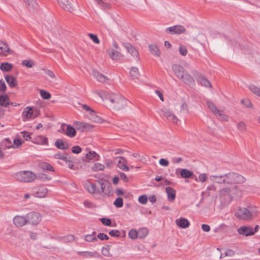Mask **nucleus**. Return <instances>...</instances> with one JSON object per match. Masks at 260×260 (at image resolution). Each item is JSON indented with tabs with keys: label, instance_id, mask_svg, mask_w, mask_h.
I'll list each match as a JSON object with an SVG mask.
<instances>
[{
	"label": "nucleus",
	"instance_id": "obj_1",
	"mask_svg": "<svg viewBox=\"0 0 260 260\" xmlns=\"http://www.w3.org/2000/svg\"><path fill=\"white\" fill-rule=\"evenodd\" d=\"M172 69L175 75L184 83L190 85L194 84L193 78L182 66L174 64L172 66Z\"/></svg>",
	"mask_w": 260,
	"mask_h": 260
},
{
	"label": "nucleus",
	"instance_id": "obj_2",
	"mask_svg": "<svg viewBox=\"0 0 260 260\" xmlns=\"http://www.w3.org/2000/svg\"><path fill=\"white\" fill-rule=\"evenodd\" d=\"M107 99L113 104V108L116 110L123 109L127 105V100L120 94L111 93L108 95Z\"/></svg>",
	"mask_w": 260,
	"mask_h": 260
},
{
	"label": "nucleus",
	"instance_id": "obj_3",
	"mask_svg": "<svg viewBox=\"0 0 260 260\" xmlns=\"http://www.w3.org/2000/svg\"><path fill=\"white\" fill-rule=\"evenodd\" d=\"M224 184H234L244 183L246 179L241 175L235 172H229L224 174Z\"/></svg>",
	"mask_w": 260,
	"mask_h": 260
},
{
	"label": "nucleus",
	"instance_id": "obj_4",
	"mask_svg": "<svg viewBox=\"0 0 260 260\" xmlns=\"http://www.w3.org/2000/svg\"><path fill=\"white\" fill-rule=\"evenodd\" d=\"M13 176L18 181L23 182L33 181L36 178V175L31 171H22L16 172Z\"/></svg>",
	"mask_w": 260,
	"mask_h": 260
},
{
	"label": "nucleus",
	"instance_id": "obj_5",
	"mask_svg": "<svg viewBox=\"0 0 260 260\" xmlns=\"http://www.w3.org/2000/svg\"><path fill=\"white\" fill-rule=\"evenodd\" d=\"M238 188V186L235 185L232 188L224 187L221 189L219 191V198H220L221 202L226 203L231 202L233 199V197L231 194V190L232 189L236 190Z\"/></svg>",
	"mask_w": 260,
	"mask_h": 260
},
{
	"label": "nucleus",
	"instance_id": "obj_6",
	"mask_svg": "<svg viewBox=\"0 0 260 260\" xmlns=\"http://www.w3.org/2000/svg\"><path fill=\"white\" fill-rule=\"evenodd\" d=\"M100 188V193H104L105 194L110 196L112 191V187L109 182L104 180H96Z\"/></svg>",
	"mask_w": 260,
	"mask_h": 260
},
{
	"label": "nucleus",
	"instance_id": "obj_7",
	"mask_svg": "<svg viewBox=\"0 0 260 260\" xmlns=\"http://www.w3.org/2000/svg\"><path fill=\"white\" fill-rule=\"evenodd\" d=\"M235 216L243 220H250L252 218L251 212L247 208H240L235 213Z\"/></svg>",
	"mask_w": 260,
	"mask_h": 260
},
{
	"label": "nucleus",
	"instance_id": "obj_8",
	"mask_svg": "<svg viewBox=\"0 0 260 260\" xmlns=\"http://www.w3.org/2000/svg\"><path fill=\"white\" fill-rule=\"evenodd\" d=\"M27 223L37 225L41 220V215L36 212H31L26 215Z\"/></svg>",
	"mask_w": 260,
	"mask_h": 260
},
{
	"label": "nucleus",
	"instance_id": "obj_9",
	"mask_svg": "<svg viewBox=\"0 0 260 260\" xmlns=\"http://www.w3.org/2000/svg\"><path fill=\"white\" fill-rule=\"evenodd\" d=\"M31 192L36 197L44 198L48 192V189L44 186H40L32 188Z\"/></svg>",
	"mask_w": 260,
	"mask_h": 260
},
{
	"label": "nucleus",
	"instance_id": "obj_10",
	"mask_svg": "<svg viewBox=\"0 0 260 260\" xmlns=\"http://www.w3.org/2000/svg\"><path fill=\"white\" fill-rule=\"evenodd\" d=\"M178 172H179L180 176L182 178H191L198 181L197 176L192 171H190L186 169H178L176 171V174H177Z\"/></svg>",
	"mask_w": 260,
	"mask_h": 260
},
{
	"label": "nucleus",
	"instance_id": "obj_11",
	"mask_svg": "<svg viewBox=\"0 0 260 260\" xmlns=\"http://www.w3.org/2000/svg\"><path fill=\"white\" fill-rule=\"evenodd\" d=\"M160 111L168 121L173 123L177 124L179 119L170 110L164 107Z\"/></svg>",
	"mask_w": 260,
	"mask_h": 260
},
{
	"label": "nucleus",
	"instance_id": "obj_12",
	"mask_svg": "<svg viewBox=\"0 0 260 260\" xmlns=\"http://www.w3.org/2000/svg\"><path fill=\"white\" fill-rule=\"evenodd\" d=\"M114 162L116 164L117 167L123 170L124 171H128L129 167L126 165L127 160L123 157H116L114 160Z\"/></svg>",
	"mask_w": 260,
	"mask_h": 260
},
{
	"label": "nucleus",
	"instance_id": "obj_13",
	"mask_svg": "<svg viewBox=\"0 0 260 260\" xmlns=\"http://www.w3.org/2000/svg\"><path fill=\"white\" fill-rule=\"evenodd\" d=\"M57 2L64 11L72 13L74 10L73 5L68 0H57Z\"/></svg>",
	"mask_w": 260,
	"mask_h": 260
},
{
	"label": "nucleus",
	"instance_id": "obj_14",
	"mask_svg": "<svg viewBox=\"0 0 260 260\" xmlns=\"http://www.w3.org/2000/svg\"><path fill=\"white\" fill-rule=\"evenodd\" d=\"M26 5L27 9L31 12H35L39 10V6L36 0H23Z\"/></svg>",
	"mask_w": 260,
	"mask_h": 260
},
{
	"label": "nucleus",
	"instance_id": "obj_15",
	"mask_svg": "<svg viewBox=\"0 0 260 260\" xmlns=\"http://www.w3.org/2000/svg\"><path fill=\"white\" fill-rule=\"evenodd\" d=\"M185 31V28L182 25H175L168 27L166 29V31L171 34H180Z\"/></svg>",
	"mask_w": 260,
	"mask_h": 260
},
{
	"label": "nucleus",
	"instance_id": "obj_16",
	"mask_svg": "<svg viewBox=\"0 0 260 260\" xmlns=\"http://www.w3.org/2000/svg\"><path fill=\"white\" fill-rule=\"evenodd\" d=\"M238 232L240 235L245 236H252L254 234V232H253L252 228L249 226H241L238 229Z\"/></svg>",
	"mask_w": 260,
	"mask_h": 260
},
{
	"label": "nucleus",
	"instance_id": "obj_17",
	"mask_svg": "<svg viewBox=\"0 0 260 260\" xmlns=\"http://www.w3.org/2000/svg\"><path fill=\"white\" fill-rule=\"evenodd\" d=\"M14 224L18 226L21 227L24 225L27 224L26 215L24 216L17 215L13 219Z\"/></svg>",
	"mask_w": 260,
	"mask_h": 260
},
{
	"label": "nucleus",
	"instance_id": "obj_18",
	"mask_svg": "<svg viewBox=\"0 0 260 260\" xmlns=\"http://www.w3.org/2000/svg\"><path fill=\"white\" fill-rule=\"evenodd\" d=\"M124 46L127 49V51L134 57L138 60L140 59L139 53L136 49L131 43H124Z\"/></svg>",
	"mask_w": 260,
	"mask_h": 260
},
{
	"label": "nucleus",
	"instance_id": "obj_19",
	"mask_svg": "<svg viewBox=\"0 0 260 260\" xmlns=\"http://www.w3.org/2000/svg\"><path fill=\"white\" fill-rule=\"evenodd\" d=\"M22 118L23 121L33 118L34 111L31 107H26L22 113Z\"/></svg>",
	"mask_w": 260,
	"mask_h": 260
},
{
	"label": "nucleus",
	"instance_id": "obj_20",
	"mask_svg": "<svg viewBox=\"0 0 260 260\" xmlns=\"http://www.w3.org/2000/svg\"><path fill=\"white\" fill-rule=\"evenodd\" d=\"M86 188L88 192L91 194L100 193V187L96 181L95 183H90L87 185Z\"/></svg>",
	"mask_w": 260,
	"mask_h": 260
},
{
	"label": "nucleus",
	"instance_id": "obj_21",
	"mask_svg": "<svg viewBox=\"0 0 260 260\" xmlns=\"http://www.w3.org/2000/svg\"><path fill=\"white\" fill-rule=\"evenodd\" d=\"M92 75L98 81L102 83H105L109 80L106 76L95 70H92Z\"/></svg>",
	"mask_w": 260,
	"mask_h": 260
},
{
	"label": "nucleus",
	"instance_id": "obj_22",
	"mask_svg": "<svg viewBox=\"0 0 260 260\" xmlns=\"http://www.w3.org/2000/svg\"><path fill=\"white\" fill-rule=\"evenodd\" d=\"M196 78L197 81L200 82L202 85L205 87H212L210 81L202 74L197 75Z\"/></svg>",
	"mask_w": 260,
	"mask_h": 260
},
{
	"label": "nucleus",
	"instance_id": "obj_23",
	"mask_svg": "<svg viewBox=\"0 0 260 260\" xmlns=\"http://www.w3.org/2000/svg\"><path fill=\"white\" fill-rule=\"evenodd\" d=\"M176 223L178 226L182 229H186L189 226V221L184 218L180 217L176 220Z\"/></svg>",
	"mask_w": 260,
	"mask_h": 260
},
{
	"label": "nucleus",
	"instance_id": "obj_24",
	"mask_svg": "<svg viewBox=\"0 0 260 260\" xmlns=\"http://www.w3.org/2000/svg\"><path fill=\"white\" fill-rule=\"evenodd\" d=\"M55 146L61 150H67L69 148V145L67 142H64L62 139H58L55 142Z\"/></svg>",
	"mask_w": 260,
	"mask_h": 260
},
{
	"label": "nucleus",
	"instance_id": "obj_25",
	"mask_svg": "<svg viewBox=\"0 0 260 260\" xmlns=\"http://www.w3.org/2000/svg\"><path fill=\"white\" fill-rule=\"evenodd\" d=\"M166 191L169 201H173L176 198V190L171 187H167Z\"/></svg>",
	"mask_w": 260,
	"mask_h": 260
},
{
	"label": "nucleus",
	"instance_id": "obj_26",
	"mask_svg": "<svg viewBox=\"0 0 260 260\" xmlns=\"http://www.w3.org/2000/svg\"><path fill=\"white\" fill-rule=\"evenodd\" d=\"M32 142L34 143L40 145H48V139L46 137H43L42 136H37L36 138H34Z\"/></svg>",
	"mask_w": 260,
	"mask_h": 260
},
{
	"label": "nucleus",
	"instance_id": "obj_27",
	"mask_svg": "<svg viewBox=\"0 0 260 260\" xmlns=\"http://www.w3.org/2000/svg\"><path fill=\"white\" fill-rule=\"evenodd\" d=\"M5 80L11 88H14L17 85V81L13 76L7 75L5 76Z\"/></svg>",
	"mask_w": 260,
	"mask_h": 260
},
{
	"label": "nucleus",
	"instance_id": "obj_28",
	"mask_svg": "<svg viewBox=\"0 0 260 260\" xmlns=\"http://www.w3.org/2000/svg\"><path fill=\"white\" fill-rule=\"evenodd\" d=\"M210 179L211 181L218 184H224V177L222 175H211Z\"/></svg>",
	"mask_w": 260,
	"mask_h": 260
},
{
	"label": "nucleus",
	"instance_id": "obj_29",
	"mask_svg": "<svg viewBox=\"0 0 260 260\" xmlns=\"http://www.w3.org/2000/svg\"><path fill=\"white\" fill-rule=\"evenodd\" d=\"M9 97L7 95H0V105L4 107H7L9 105H12V102H9Z\"/></svg>",
	"mask_w": 260,
	"mask_h": 260
},
{
	"label": "nucleus",
	"instance_id": "obj_30",
	"mask_svg": "<svg viewBox=\"0 0 260 260\" xmlns=\"http://www.w3.org/2000/svg\"><path fill=\"white\" fill-rule=\"evenodd\" d=\"M109 55L113 60H118L123 56L119 51L115 50H109Z\"/></svg>",
	"mask_w": 260,
	"mask_h": 260
},
{
	"label": "nucleus",
	"instance_id": "obj_31",
	"mask_svg": "<svg viewBox=\"0 0 260 260\" xmlns=\"http://www.w3.org/2000/svg\"><path fill=\"white\" fill-rule=\"evenodd\" d=\"M149 50L152 54L156 56H159L160 55V52L158 49V47L155 45H149Z\"/></svg>",
	"mask_w": 260,
	"mask_h": 260
},
{
	"label": "nucleus",
	"instance_id": "obj_32",
	"mask_svg": "<svg viewBox=\"0 0 260 260\" xmlns=\"http://www.w3.org/2000/svg\"><path fill=\"white\" fill-rule=\"evenodd\" d=\"M206 104L208 108L213 113V114L217 116V113L219 112V110L215 104L209 101H207Z\"/></svg>",
	"mask_w": 260,
	"mask_h": 260
},
{
	"label": "nucleus",
	"instance_id": "obj_33",
	"mask_svg": "<svg viewBox=\"0 0 260 260\" xmlns=\"http://www.w3.org/2000/svg\"><path fill=\"white\" fill-rule=\"evenodd\" d=\"M66 134L70 138H73L76 134V131L73 126L68 125L67 126Z\"/></svg>",
	"mask_w": 260,
	"mask_h": 260
},
{
	"label": "nucleus",
	"instance_id": "obj_34",
	"mask_svg": "<svg viewBox=\"0 0 260 260\" xmlns=\"http://www.w3.org/2000/svg\"><path fill=\"white\" fill-rule=\"evenodd\" d=\"M39 167L43 170L50 171L51 172L54 171L53 167L50 164L46 162H41L39 165Z\"/></svg>",
	"mask_w": 260,
	"mask_h": 260
},
{
	"label": "nucleus",
	"instance_id": "obj_35",
	"mask_svg": "<svg viewBox=\"0 0 260 260\" xmlns=\"http://www.w3.org/2000/svg\"><path fill=\"white\" fill-rule=\"evenodd\" d=\"M0 50L4 53H11V50L8 44L0 40Z\"/></svg>",
	"mask_w": 260,
	"mask_h": 260
},
{
	"label": "nucleus",
	"instance_id": "obj_36",
	"mask_svg": "<svg viewBox=\"0 0 260 260\" xmlns=\"http://www.w3.org/2000/svg\"><path fill=\"white\" fill-rule=\"evenodd\" d=\"M130 75L133 79H138L140 76L138 69L136 67L132 68L130 71Z\"/></svg>",
	"mask_w": 260,
	"mask_h": 260
},
{
	"label": "nucleus",
	"instance_id": "obj_37",
	"mask_svg": "<svg viewBox=\"0 0 260 260\" xmlns=\"http://www.w3.org/2000/svg\"><path fill=\"white\" fill-rule=\"evenodd\" d=\"M3 146L5 147V149H9L10 148H15V146L12 144V143L10 139L9 138L5 139L2 142Z\"/></svg>",
	"mask_w": 260,
	"mask_h": 260
},
{
	"label": "nucleus",
	"instance_id": "obj_38",
	"mask_svg": "<svg viewBox=\"0 0 260 260\" xmlns=\"http://www.w3.org/2000/svg\"><path fill=\"white\" fill-rule=\"evenodd\" d=\"M86 157L88 159L95 158L96 160H99L100 156L95 151H90L88 153H86Z\"/></svg>",
	"mask_w": 260,
	"mask_h": 260
},
{
	"label": "nucleus",
	"instance_id": "obj_39",
	"mask_svg": "<svg viewBox=\"0 0 260 260\" xmlns=\"http://www.w3.org/2000/svg\"><path fill=\"white\" fill-rule=\"evenodd\" d=\"M13 66L12 64L8 62H3L1 64V69L4 72H9L10 71Z\"/></svg>",
	"mask_w": 260,
	"mask_h": 260
},
{
	"label": "nucleus",
	"instance_id": "obj_40",
	"mask_svg": "<svg viewBox=\"0 0 260 260\" xmlns=\"http://www.w3.org/2000/svg\"><path fill=\"white\" fill-rule=\"evenodd\" d=\"M137 232L138 233V237L140 239L144 238L148 233V231L146 228H141Z\"/></svg>",
	"mask_w": 260,
	"mask_h": 260
},
{
	"label": "nucleus",
	"instance_id": "obj_41",
	"mask_svg": "<svg viewBox=\"0 0 260 260\" xmlns=\"http://www.w3.org/2000/svg\"><path fill=\"white\" fill-rule=\"evenodd\" d=\"M217 189L216 185L212 183L209 185L207 188L206 193L208 196H210L213 192H215Z\"/></svg>",
	"mask_w": 260,
	"mask_h": 260
},
{
	"label": "nucleus",
	"instance_id": "obj_42",
	"mask_svg": "<svg viewBox=\"0 0 260 260\" xmlns=\"http://www.w3.org/2000/svg\"><path fill=\"white\" fill-rule=\"evenodd\" d=\"M110 245H106L105 246L103 247L102 249V254L106 256H111V254L110 252Z\"/></svg>",
	"mask_w": 260,
	"mask_h": 260
},
{
	"label": "nucleus",
	"instance_id": "obj_43",
	"mask_svg": "<svg viewBox=\"0 0 260 260\" xmlns=\"http://www.w3.org/2000/svg\"><path fill=\"white\" fill-rule=\"evenodd\" d=\"M40 93L41 97L45 100H49L51 98V94L44 89L40 90Z\"/></svg>",
	"mask_w": 260,
	"mask_h": 260
},
{
	"label": "nucleus",
	"instance_id": "obj_44",
	"mask_svg": "<svg viewBox=\"0 0 260 260\" xmlns=\"http://www.w3.org/2000/svg\"><path fill=\"white\" fill-rule=\"evenodd\" d=\"M128 236L132 239H136L138 238V233L136 230L132 229L128 232Z\"/></svg>",
	"mask_w": 260,
	"mask_h": 260
},
{
	"label": "nucleus",
	"instance_id": "obj_45",
	"mask_svg": "<svg viewBox=\"0 0 260 260\" xmlns=\"http://www.w3.org/2000/svg\"><path fill=\"white\" fill-rule=\"evenodd\" d=\"M113 204L117 208H121L123 205V202L122 198L118 197L116 199L114 202Z\"/></svg>",
	"mask_w": 260,
	"mask_h": 260
},
{
	"label": "nucleus",
	"instance_id": "obj_46",
	"mask_svg": "<svg viewBox=\"0 0 260 260\" xmlns=\"http://www.w3.org/2000/svg\"><path fill=\"white\" fill-rule=\"evenodd\" d=\"M91 118L90 119L94 122H97V123H102L103 119L100 117L99 116H97L95 114V112L94 113H91Z\"/></svg>",
	"mask_w": 260,
	"mask_h": 260
},
{
	"label": "nucleus",
	"instance_id": "obj_47",
	"mask_svg": "<svg viewBox=\"0 0 260 260\" xmlns=\"http://www.w3.org/2000/svg\"><path fill=\"white\" fill-rule=\"evenodd\" d=\"M22 65L27 68H30L33 67V66L34 65V63L33 61L31 59L23 60L22 61Z\"/></svg>",
	"mask_w": 260,
	"mask_h": 260
},
{
	"label": "nucleus",
	"instance_id": "obj_48",
	"mask_svg": "<svg viewBox=\"0 0 260 260\" xmlns=\"http://www.w3.org/2000/svg\"><path fill=\"white\" fill-rule=\"evenodd\" d=\"M105 169V166L102 164L96 163L92 167V170L93 171H102Z\"/></svg>",
	"mask_w": 260,
	"mask_h": 260
},
{
	"label": "nucleus",
	"instance_id": "obj_49",
	"mask_svg": "<svg viewBox=\"0 0 260 260\" xmlns=\"http://www.w3.org/2000/svg\"><path fill=\"white\" fill-rule=\"evenodd\" d=\"M249 89L252 91L253 93L255 94L256 95L258 96H260V88L254 86V85H250L249 86Z\"/></svg>",
	"mask_w": 260,
	"mask_h": 260
},
{
	"label": "nucleus",
	"instance_id": "obj_50",
	"mask_svg": "<svg viewBox=\"0 0 260 260\" xmlns=\"http://www.w3.org/2000/svg\"><path fill=\"white\" fill-rule=\"evenodd\" d=\"M83 123L84 122H83L75 121L73 123V125L78 130L83 132Z\"/></svg>",
	"mask_w": 260,
	"mask_h": 260
},
{
	"label": "nucleus",
	"instance_id": "obj_51",
	"mask_svg": "<svg viewBox=\"0 0 260 260\" xmlns=\"http://www.w3.org/2000/svg\"><path fill=\"white\" fill-rule=\"evenodd\" d=\"M85 240L87 242H93L98 241V238L93 235V234L86 235L85 236Z\"/></svg>",
	"mask_w": 260,
	"mask_h": 260
},
{
	"label": "nucleus",
	"instance_id": "obj_52",
	"mask_svg": "<svg viewBox=\"0 0 260 260\" xmlns=\"http://www.w3.org/2000/svg\"><path fill=\"white\" fill-rule=\"evenodd\" d=\"M179 52L182 56H185L187 53L186 47L183 45H180L179 47Z\"/></svg>",
	"mask_w": 260,
	"mask_h": 260
},
{
	"label": "nucleus",
	"instance_id": "obj_53",
	"mask_svg": "<svg viewBox=\"0 0 260 260\" xmlns=\"http://www.w3.org/2000/svg\"><path fill=\"white\" fill-rule=\"evenodd\" d=\"M100 220L104 225L109 226H112V221L110 218H102Z\"/></svg>",
	"mask_w": 260,
	"mask_h": 260
},
{
	"label": "nucleus",
	"instance_id": "obj_54",
	"mask_svg": "<svg viewBox=\"0 0 260 260\" xmlns=\"http://www.w3.org/2000/svg\"><path fill=\"white\" fill-rule=\"evenodd\" d=\"M218 118L221 121H227L228 120V116L225 114L222 113L220 111L219 112L217 113Z\"/></svg>",
	"mask_w": 260,
	"mask_h": 260
},
{
	"label": "nucleus",
	"instance_id": "obj_55",
	"mask_svg": "<svg viewBox=\"0 0 260 260\" xmlns=\"http://www.w3.org/2000/svg\"><path fill=\"white\" fill-rule=\"evenodd\" d=\"M139 202L143 205L146 204L148 201V197L146 195H142L139 197Z\"/></svg>",
	"mask_w": 260,
	"mask_h": 260
},
{
	"label": "nucleus",
	"instance_id": "obj_56",
	"mask_svg": "<svg viewBox=\"0 0 260 260\" xmlns=\"http://www.w3.org/2000/svg\"><path fill=\"white\" fill-rule=\"evenodd\" d=\"M21 134L22 135L23 137L24 138V139L26 141H32V138L30 137L29 133L28 132L24 131L21 132Z\"/></svg>",
	"mask_w": 260,
	"mask_h": 260
},
{
	"label": "nucleus",
	"instance_id": "obj_57",
	"mask_svg": "<svg viewBox=\"0 0 260 260\" xmlns=\"http://www.w3.org/2000/svg\"><path fill=\"white\" fill-rule=\"evenodd\" d=\"M88 36L94 43L96 44L100 43V40L96 35L90 33L88 34Z\"/></svg>",
	"mask_w": 260,
	"mask_h": 260
},
{
	"label": "nucleus",
	"instance_id": "obj_58",
	"mask_svg": "<svg viewBox=\"0 0 260 260\" xmlns=\"http://www.w3.org/2000/svg\"><path fill=\"white\" fill-rule=\"evenodd\" d=\"M109 234L112 237H119L120 236V232L117 230H112L109 232Z\"/></svg>",
	"mask_w": 260,
	"mask_h": 260
},
{
	"label": "nucleus",
	"instance_id": "obj_59",
	"mask_svg": "<svg viewBox=\"0 0 260 260\" xmlns=\"http://www.w3.org/2000/svg\"><path fill=\"white\" fill-rule=\"evenodd\" d=\"M61 160H64L67 163H73L74 162V158L71 156H65L64 155L63 156L62 158H61Z\"/></svg>",
	"mask_w": 260,
	"mask_h": 260
},
{
	"label": "nucleus",
	"instance_id": "obj_60",
	"mask_svg": "<svg viewBox=\"0 0 260 260\" xmlns=\"http://www.w3.org/2000/svg\"><path fill=\"white\" fill-rule=\"evenodd\" d=\"M82 149L79 146H75L72 148V151L75 154H78L81 152Z\"/></svg>",
	"mask_w": 260,
	"mask_h": 260
},
{
	"label": "nucleus",
	"instance_id": "obj_61",
	"mask_svg": "<svg viewBox=\"0 0 260 260\" xmlns=\"http://www.w3.org/2000/svg\"><path fill=\"white\" fill-rule=\"evenodd\" d=\"M98 238L101 240H107L109 239V237L104 233H99L98 235Z\"/></svg>",
	"mask_w": 260,
	"mask_h": 260
},
{
	"label": "nucleus",
	"instance_id": "obj_62",
	"mask_svg": "<svg viewBox=\"0 0 260 260\" xmlns=\"http://www.w3.org/2000/svg\"><path fill=\"white\" fill-rule=\"evenodd\" d=\"M93 126L90 125V124L86 122H84L83 123V132L89 131L92 128Z\"/></svg>",
	"mask_w": 260,
	"mask_h": 260
},
{
	"label": "nucleus",
	"instance_id": "obj_63",
	"mask_svg": "<svg viewBox=\"0 0 260 260\" xmlns=\"http://www.w3.org/2000/svg\"><path fill=\"white\" fill-rule=\"evenodd\" d=\"M6 90V85L5 82L2 79L0 80V91L5 92Z\"/></svg>",
	"mask_w": 260,
	"mask_h": 260
},
{
	"label": "nucleus",
	"instance_id": "obj_64",
	"mask_svg": "<svg viewBox=\"0 0 260 260\" xmlns=\"http://www.w3.org/2000/svg\"><path fill=\"white\" fill-rule=\"evenodd\" d=\"M242 103L246 107H250L252 105L250 101L248 99H244L241 101Z\"/></svg>",
	"mask_w": 260,
	"mask_h": 260
}]
</instances>
